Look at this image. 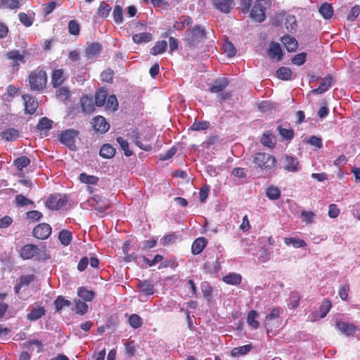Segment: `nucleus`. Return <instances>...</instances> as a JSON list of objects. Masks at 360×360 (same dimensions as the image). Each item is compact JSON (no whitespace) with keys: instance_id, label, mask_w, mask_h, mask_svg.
<instances>
[{"instance_id":"obj_24","label":"nucleus","mask_w":360,"mask_h":360,"mask_svg":"<svg viewBox=\"0 0 360 360\" xmlns=\"http://www.w3.org/2000/svg\"><path fill=\"white\" fill-rule=\"evenodd\" d=\"M229 85V81L226 78L216 79L214 84L210 87L211 93H221Z\"/></svg>"},{"instance_id":"obj_1","label":"nucleus","mask_w":360,"mask_h":360,"mask_svg":"<svg viewBox=\"0 0 360 360\" xmlns=\"http://www.w3.org/2000/svg\"><path fill=\"white\" fill-rule=\"evenodd\" d=\"M28 83L31 91L41 93L46 88L47 74L44 67H37L32 70L28 76Z\"/></svg>"},{"instance_id":"obj_63","label":"nucleus","mask_w":360,"mask_h":360,"mask_svg":"<svg viewBox=\"0 0 360 360\" xmlns=\"http://www.w3.org/2000/svg\"><path fill=\"white\" fill-rule=\"evenodd\" d=\"M68 31L72 35H78L80 31V25L77 21L72 20L68 23Z\"/></svg>"},{"instance_id":"obj_42","label":"nucleus","mask_w":360,"mask_h":360,"mask_svg":"<svg viewBox=\"0 0 360 360\" xmlns=\"http://www.w3.org/2000/svg\"><path fill=\"white\" fill-rule=\"evenodd\" d=\"M276 77L282 80H290L291 79L292 71L289 68L281 67L276 72Z\"/></svg>"},{"instance_id":"obj_19","label":"nucleus","mask_w":360,"mask_h":360,"mask_svg":"<svg viewBox=\"0 0 360 360\" xmlns=\"http://www.w3.org/2000/svg\"><path fill=\"white\" fill-rule=\"evenodd\" d=\"M207 245V240L204 237H199L196 238L191 246V252L193 255H197L200 254L206 245Z\"/></svg>"},{"instance_id":"obj_26","label":"nucleus","mask_w":360,"mask_h":360,"mask_svg":"<svg viewBox=\"0 0 360 360\" xmlns=\"http://www.w3.org/2000/svg\"><path fill=\"white\" fill-rule=\"evenodd\" d=\"M0 136L6 141H13L19 137L20 133L18 130L14 128H8L2 131L0 134Z\"/></svg>"},{"instance_id":"obj_31","label":"nucleus","mask_w":360,"mask_h":360,"mask_svg":"<svg viewBox=\"0 0 360 360\" xmlns=\"http://www.w3.org/2000/svg\"><path fill=\"white\" fill-rule=\"evenodd\" d=\"M192 24L191 18L188 15H181L179 18L178 20L175 21L173 29L176 30H182L184 29L185 25H191Z\"/></svg>"},{"instance_id":"obj_18","label":"nucleus","mask_w":360,"mask_h":360,"mask_svg":"<svg viewBox=\"0 0 360 360\" xmlns=\"http://www.w3.org/2000/svg\"><path fill=\"white\" fill-rule=\"evenodd\" d=\"M66 77L64 75L63 69L54 70L51 75V84L54 88L60 86L65 81Z\"/></svg>"},{"instance_id":"obj_64","label":"nucleus","mask_w":360,"mask_h":360,"mask_svg":"<svg viewBox=\"0 0 360 360\" xmlns=\"http://www.w3.org/2000/svg\"><path fill=\"white\" fill-rule=\"evenodd\" d=\"M35 279V276L33 274L22 275L20 276L18 283L22 286H28L31 282Z\"/></svg>"},{"instance_id":"obj_57","label":"nucleus","mask_w":360,"mask_h":360,"mask_svg":"<svg viewBox=\"0 0 360 360\" xmlns=\"http://www.w3.org/2000/svg\"><path fill=\"white\" fill-rule=\"evenodd\" d=\"M56 311H58L64 307H69L71 305L70 300L65 299L63 296H58L54 302Z\"/></svg>"},{"instance_id":"obj_22","label":"nucleus","mask_w":360,"mask_h":360,"mask_svg":"<svg viewBox=\"0 0 360 360\" xmlns=\"http://www.w3.org/2000/svg\"><path fill=\"white\" fill-rule=\"evenodd\" d=\"M281 42L283 43L285 48L289 52L295 51L297 49V41L295 37L290 36L288 34L284 35L281 38Z\"/></svg>"},{"instance_id":"obj_6","label":"nucleus","mask_w":360,"mask_h":360,"mask_svg":"<svg viewBox=\"0 0 360 360\" xmlns=\"http://www.w3.org/2000/svg\"><path fill=\"white\" fill-rule=\"evenodd\" d=\"M66 203V198L56 193L52 194L49 197L46 202V206L51 210H58L64 207Z\"/></svg>"},{"instance_id":"obj_8","label":"nucleus","mask_w":360,"mask_h":360,"mask_svg":"<svg viewBox=\"0 0 360 360\" xmlns=\"http://www.w3.org/2000/svg\"><path fill=\"white\" fill-rule=\"evenodd\" d=\"M93 129L95 131L100 134H105L110 129V124L106 119L101 115H97L92 119L91 122Z\"/></svg>"},{"instance_id":"obj_14","label":"nucleus","mask_w":360,"mask_h":360,"mask_svg":"<svg viewBox=\"0 0 360 360\" xmlns=\"http://www.w3.org/2000/svg\"><path fill=\"white\" fill-rule=\"evenodd\" d=\"M22 99L25 101V112L26 114L33 115L38 107L37 101L30 94H24Z\"/></svg>"},{"instance_id":"obj_56","label":"nucleus","mask_w":360,"mask_h":360,"mask_svg":"<svg viewBox=\"0 0 360 360\" xmlns=\"http://www.w3.org/2000/svg\"><path fill=\"white\" fill-rule=\"evenodd\" d=\"M222 49L224 52L229 58L233 57L236 54V49L233 44L230 41H226L223 44Z\"/></svg>"},{"instance_id":"obj_37","label":"nucleus","mask_w":360,"mask_h":360,"mask_svg":"<svg viewBox=\"0 0 360 360\" xmlns=\"http://www.w3.org/2000/svg\"><path fill=\"white\" fill-rule=\"evenodd\" d=\"M276 129L283 140L290 141L295 136L294 131L291 128H284L279 125Z\"/></svg>"},{"instance_id":"obj_29","label":"nucleus","mask_w":360,"mask_h":360,"mask_svg":"<svg viewBox=\"0 0 360 360\" xmlns=\"http://www.w3.org/2000/svg\"><path fill=\"white\" fill-rule=\"evenodd\" d=\"M116 150L109 143L103 144L99 151V155L105 159H110L115 156Z\"/></svg>"},{"instance_id":"obj_7","label":"nucleus","mask_w":360,"mask_h":360,"mask_svg":"<svg viewBox=\"0 0 360 360\" xmlns=\"http://www.w3.org/2000/svg\"><path fill=\"white\" fill-rule=\"evenodd\" d=\"M86 203L89 206L99 212H103L109 208L110 204L108 202L103 199L101 196L95 195L87 200Z\"/></svg>"},{"instance_id":"obj_62","label":"nucleus","mask_w":360,"mask_h":360,"mask_svg":"<svg viewBox=\"0 0 360 360\" xmlns=\"http://www.w3.org/2000/svg\"><path fill=\"white\" fill-rule=\"evenodd\" d=\"M210 122L207 121L194 122L190 129L193 131H202L208 129Z\"/></svg>"},{"instance_id":"obj_32","label":"nucleus","mask_w":360,"mask_h":360,"mask_svg":"<svg viewBox=\"0 0 360 360\" xmlns=\"http://www.w3.org/2000/svg\"><path fill=\"white\" fill-rule=\"evenodd\" d=\"M319 13L325 19H330L333 15V8L332 4L328 3H323L319 8Z\"/></svg>"},{"instance_id":"obj_10","label":"nucleus","mask_w":360,"mask_h":360,"mask_svg":"<svg viewBox=\"0 0 360 360\" xmlns=\"http://www.w3.org/2000/svg\"><path fill=\"white\" fill-rule=\"evenodd\" d=\"M6 58L11 60V65L16 70H18L20 63H25V56L18 50H12L6 53Z\"/></svg>"},{"instance_id":"obj_48","label":"nucleus","mask_w":360,"mask_h":360,"mask_svg":"<svg viewBox=\"0 0 360 360\" xmlns=\"http://www.w3.org/2000/svg\"><path fill=\"white\" fill-rule=\"evenodd\" d=\"M30 164V160L27 156H20L13 161V165L18 170H22Z\"/></svg>"},{"instance_id":"obj_33","label":"nucleus","mask_w":360,"mask_h":360,"mask_svg":"<svg viewBox=\"0 0 360 360\" xmlns=\"http://www.w3.org/2000/svg\"><path fill=\"white\" fill-rule=\"evenodd\" d=\"M45 309L43 307H38L32 309L27 315V319L31 321H37L45 315Z\"/></svg>"},{"instance_id":"obj_28","label":"nucleus","mask_w":360,"mask_h":360,"mask_svg":"<svg viewBox=\"0 0 360 360\" xmlns=\"http://www.w3.org/2000/svg\"><path fill=\"white\" fill-rule=\"evenodd\" d=\"M222 281L229 285H238L242 281V276L239 274L229 273L223 276Z\"/></svg>"},{"instance_id":"obj_39","label":"nucleus","mask_w":360,"mask_h":360,"mask_svg":"<svg viewBox=\"0 0 360 360\" xmlns=\"http://www.w3.org/2000/svg\"><path fill=\"white\" fill-rule=\"evenodd\" d=\"M130 137L131 139L134 142V143L141 149L146 151H150L153 149V147L150 144L144 145L139 141V134L136 131L134 130L131 132Z\"/></svg>"},{"instance_id":"obj_40","label":"nucleus","mask_w":360,"mask_h":360,"mask_svg":"<svg viewBox=\"0 0 360 360\" xmlns=\"http://www.w3.org/2000/svg\"><path fill=\"white\" fill-rule=\"evenodd\" d=\"M284 243L287 245H292L295 248H304L307 243L304 240L297 238H284Z\"/></svg>"},{"instance_id":"obj_38","label":"nucleus","mask_w":360,"mask_h":360,"mask_svg":"<svg viewBox=\"0 0 360 360\" xmlns=\"http://www.w3.org/2000/svg\"><path fill=\"white\" fill-rule=\"evenodd\" d=\"M167 47V43L166 41H158L150 49V53L153 56L162 54L165 52Z\"/></svg>"},{"instance_id":"obj_50","label":"nucleus","mask_w":360,"mask_h":360,"mask_svg":"<svg viewBox=\"0 0 360 360\" xmlns=\"http://www.w3.org/2000/svg\"><path fill=\"white\" fill-rule=\"evenodd\" d=\"M119 103L115 95H110L108 96L106 102V109L112 112L116 111L118 109Z\"/></svg>"},{"instance_id":"obj_21","label":"nucleus","mask_w":360,"mask_h":360,"mask_svg":"<svg viewBox=\"0 0 360 360\" xmlns=\"http://www.w3.org/2000/svg\"><path fill=\"white\" fill-rule=\"evenodd\" d=\"M262 144L269 148H274L276 144V138L271 131H266L260 140Z\"/></svg>"},{"instance_id":"obj_3","label":"nucleus","mask_w":360,"mask_h":360,"mask_svg":"<svg viewBox=\"0 0 360 360\" xmlns=\"http://www.w3.org/2000/svg\"><path fill=\"white\" fill-rule=\"evenodd\" d=\"M207 38L205 29L200 25L190 27L186 32L185 41L190 47L196 46Z\"/></svg>"},{"instance_id":"obj_61","label":"nucleus","mask_w":360,"mask_h":360,"mask_svg":"<svg viewBox=\"0 0 360 360\" xmlns=\"http://www.w3.org/2000/svg\"><path fill=\"white\" fill-rule=\"evenodd\" d=\"M113 76L114 72L112 70L108 68L105 70H103L101 74V79L103 82H105L108 83H112L113 82Z\"/></svg>"},{"instance_id":"obj_53","label":"nucleus","mask_w":360,"mask_h":360,"mask_svg":"<svg viewBox=\"0 0 360 360\" xmlns=\"http://www.w3.org/2000/svg\"><path fill=\"white\" fill-rule=\"evenodd\" d=\"M116 141L120 144L121 148L124 150V153L127 157H129L133 154L132 150L129 149V143L127 140H124L121 136H118L116 138Z\"/></svg>"},{"instance_id":"obj_47","label":"nucleus","mask_w":360,"mask_h":360,"mask_svg":"<svg viewBox=\"0 0 360 360\" xmlns=\"http://www.w3.org/2000/svg\"><path fill=\"white\" fill-rule=\"evenodd\" d=\"M285 27L290 32H293L297 28V20L295 15H288L285 21Z\"/></svg>"},{"instance_id":"obj_34","label":"nucleus","mask_w":360,"mask_h":360,"mask_svg":"<svg viewBox=\"0 0 360 360\" xmlns=\"http://www.w3.org/2000/svg\"><path fill=\"white\" fill-rule=\"evenodd\" d=\"M108 97L107 91L104 89H99L95 94V105L98 107L103 106Z\"/></svg>"},{"instance_id":"obj_15","label":"nucleus","mask_w":360,"mask_h":360,"mask_svg":"<svg viewBox=\"0 0 360 360\" xmlns=\"http://www.w3.org/2000/svg\"><path fill=\"white\" fill-rule=\"evenodd\" d=\"M333 82V77L330 75H327L321 82L319 86L316 89L311 91L313 94H321L327 91Z\"/></svg>"},{"instance_id":"obj_27","label":"nucleus","mask_w":360,"mask_h":360,"mask_svg":"<svg viewBox=\"0 0 360 360\" xmlns=\"http://www.w3.org/2000/svg\"><path fill=\"white\" fill-rule=\"evenodd\" d=\"M258 316V312L253 309L250 310L247 315L246 321L248 324L255 330L258 329L260 326L259 322L257 320Z\"/></svg>"},{"instance_id":"obj_54","label":"nucleus","mask_w":360,"mask_h":360,"mask_svg":"<svg viewBox=\"0 0 360 360\" xmlns=\"http://www.w3.org/2000/svg\"><path fill=\"white\" fill-rule=\"evenodd\" d=\"M266 194L270 200H277L281 196V191L278 187L271 186L267 188Z\"/></svg>"},{"instance_id":"obj_9","label":"nucleus","mask_w":360,"mask_h":360,"mask_svg":"<svg viewBox=\"0 0 360 360\" xmlns=\"http://www.w3.org/2000/svg\"><path fill=\"white\" fill-rule=\"evenodd\" d=\"M51 227L46 223H41L37 225L32 231L34 237L40 240H45L51 233Z\"/></svg>"},{"instance_id":"obj_41","label":"nucleus","mask_w":360,"mask_h":360,"mask_svg":"<svg viewBox=\"0 0 360 360\" xmlns=\"http://www.w3.org/2000/svg\"><path fill=\"white\" fill-rule=\"evenodd\" d=\"M201 290L203 297L208 302H210L212 300L213 288L208 282L205 281L201 284Z\"/></svg>"},{"instance_id":"obj_36","label":"nucleus","mask_w":360,"mask_h":360,"mask_svg":"<svg viewBox=\"0 0 360 360\" xmlns=\"http://www.w3.org/2000/svg\"><path fill=\"white\" fill-rule=\"evenodd\" d=\"M153 35L150 32H141L132 36L133 41L136 44L147 43L152 40Z\"/></svg>"},{"instance_id":"obj_2","label":"nucleus","mask_w":360,"mask_h":360,"mask_svg":"<svg viewBox=\"0 0 360 360\" xmlns=\"http://www.w3.org/2000/svg\"><path fill=\"white\" fill-rule=\"evenodd\" d=\"M252 162L256 167L266 172L274 170L276 167V158L271 154L264 152L255 153L252 156Z\"/></svg>"},{"instance_id":"obj_11","label":"nucleus","mask_w":360,"mask_h":360,"mask_svg":"<svg viewBox=\"0 0 360 360\" xmlns=\"http://www.w3.org/2000/svg\"><path fill=\"white\" fill-rule=\"evenodd\" d=\"M39 248L33 244H27L20 249V257L23 259H30L39 255Z\"/></svg>"},{"instance_id":"obj_58","label":"nucleus","mask_w":360,"mask_h":360,"mask_svg":"<svg viewBox=\"0 0 360 360\" xmlns=\"http://www.w3.org/2000/svg\"><path fill=\"white\" fill-rule=\"evenodd\" d=\"M88 309L89 307L85 302L79 300L75 302V311L76 314L84 315L87 312Z\"/></svg>"},{"instance_id":"obj_44","label":"nucleus","mask_w":360,"mask_h":360,"mask_svg":"<svg viewBox=\"0 0 360 360\" xmlns=\"http://www.w3.org/2000/svg\"><path fill=\"white\" fill-rule=\"evenodd\" d=\"M331 307L332 303L330 300L328 298L323 299L321 305L319 306L320 317L321 319L324 318L329 312Z\"/></svg>"},{"instance_id":"obj_45","label":"nucleus","mask_w":360,"mask_h":360,"mask_svg":"<svg viewBox=\"0 0 360 360\" xmlns=\"http://www.w3.org/2000/svg\"><path fill=\"white\" fill-rule=\"evenodd\" d=\"M111 11V7L110 5L105 1L101 2L99 7L98 8L97 14L99 17L102 18H106L108 17L110 12Z\"/></svg>"},{"instance_id":"obj_5","label":"nucleus","mask_w":360,"mask_h":360,"mask_svg":"<svg viewBox=\"0 0 360 360\" xmlns=\"http://www.w3.org/2000/svg\"><path fill=\"white\" fill-rule=\"evenodd\" d=\"M267 0H257L250 11L251 18L259 22L265 20V5H267Z\"/></svg>"},{"instance_id":"obj_20","label":"nucleus","mask_w":360,"mask_h":360,"mask_svg":"<svg viewBox=\"0 0 360 360\" xmlns=\"http://www.w3.org/2000/svg\"><path fill=\"white\" fill-rule=\"evenodd\" d=\"M80 105L84 113H91L95 109V103L93 99L88 96H83L80 98Z\"/></svg>"},{"instance_id":"obj_43","label":"nucleus","mask_w":360,"mask_h":360,"mask_svg":"<svg viewBox=\"0 0 360 360\" xmlns=\"http://www.w3.org/2000/svg\"><path fill=\"white\" fill-rule=\"evenodd\" d=\"M58 239L62 245L67 246L72 240V233L68 230H62L59 233Z\"/></svg>"},{"instance_id":"obj_23","label":"nucleus","mask_w":360,"mask_h":360,"mask_svg":"<svg viewBox=\"0 0 360 360\" xmlns=\"http://www.w3.org/2000/svg\"><path fill=\"white\" fill-rule=\"evenodd\" d=\"M22 6L21 0H0V10L17 11Z\"/></svg>"},{"instance_id":"obj_59","label":"nucleus","mask_w":360,"mask_h":360,"mask_svg":"<svg viewBox=\"0 0 360 360\" xmlns=\"http://www.w3.org/2000/svg\"><path fill=\"white\" fill-rule=\"evenodd\" d=\"M15 203L18 206L24 207L28 205H33L34 202L31 200L27 198L22 194H18L15 195Z\"/></svg>"},{"instance_id":"obj_4","label":"nucleus","mask_w":360,"mask_h":360,"mask_svg":"<svg viewBox=\"0 0 360 360\" xmlns=\"http://www.w3.org/2000/svg\"><path fill=\"white\" fill-rule=\"evenodd\" d=\"M79 131L73 129H68L62 131L59 134V141L67 146L70 150H76L75 138L78 136Z\"/></svg>"},{"instance_id":"obj_25","label":"nucleus","mask_w":360,"mask_h":360,"mask_svg":"<svg viewBox=\"0 0 360 360\" xmlns=\"http://www.w3.org/2000/svg\"><path fill=\"white\" fill-rule=\"evenodd\" d=\"M269 56L271 59L280 60L283 56V52L278 43L272 42L268 50Z\"/></svg>"},{"instance_id":"obj_60","label":"nucleus","mask_w":360,"mask_h":360,"mask_svg":"<svg viewBox=\"0 0 360 360\" xmlns=\"http://www.w3.org/2000/svg\"><path fill=\"white\" fill-rule=\"evenodd\" d=\"M301 219L303 222L310 224L314 221L315 214L311 211L303 210L301 212Z\"/></svg>"},{"instance_id":"obj_55","label":"nucleus","mask_w":360,"mask_h":360,"mask_svg":"<svg viewBox=\"0 0 360 360\" xmlns=\"http://www.w3.org/2000/svg\"><path fill=\"white\" fill-rule=\"evenodd\" d=\"M112 17L114 21L117 24H120L123 22V10L122 8L120 5H116L114 7L112 12Z\"/></svg>"},{"instance_id":"obj_35","label":"nucleus","mask_w":360,"mask_h":360,"mask_svg":"<svg viewBox=\"0 0 360 360\" xmlns=\"http://www.w3.org/2000/svg\"><path fill=\"white\" fill-rule=\"evenodd\" d=\"M138 288L139 291L145 295H150L154 293V287L149 281H139Z\"/></svg>"},{"instance_id":"obj_16","label":"nucleus","mask_w":360,"mask_h":360,"mask_svg":"<svg viewBox=\"0 0 360 360\" xmlns=\"http://www.w3.org/2000/svg\"><path fill=\"white\" fill-rule=\"evenodd\" d=\"M102 51V46L98 42H93L86 46L84 54L88 59L97 56Z\"/></svg>"},{"instance_id":"obj_49","label":"nucleus","mask_w":360,"mask_h":360,"mask_svg":"<svg viewBox=\"0 0 360 360\" xmlns=\"http://www.w3.org/2000/svg\"><path fill=\"white\" fill-rule=\"evenodd\" d=\"M129 324L134 329L140 328L143 325V320L136 314H131L128 319Z\"/></svg>"},{"instance_id":"obj_13","label":"nucleus","mask_w":360,"mask_h":360,"mask_svg":"<svg viewBox=\"0 0 360 360\" xmlns=\"http://www.w3.org/2000/svg\"><path fill=\"white\" fill-rule=\"evenodd\" d=\"M213 6L224 13H229L235 5L233 0H212Z\"/></svg>"},{"instance_id":"obj_51","label":"nucleus","mask_w":360,"mask_h":360,"mask_svg":"<svg viewBox=\"0 0 360 360\" xmlns=\"http://www.w3.org/2000/svg\"><path fill=\"white\" fill-rule=\"evenodd\" d=\"M52 124H53L52 120H49V118H47L46 117H44L39 120V121L37 125V128L39 131L49 130V129H51Z\"/></svg>"},{"instance_id":"obj_30","label":"nucleus","mask_w":360,"mask_h":360,"mask_svg":"<svg viewBox=\"0 0 360 360\" xmlns=\"http://www.w3.org/2000/svg\"><path fill=\"white\" fill-rule=\"evenodd\" d=\"M77 295L84 302H91L95 297V292L85 287H80L77 289Z\"/></svg>"},{"instance_id":"obj_52","label":"nucleus","mask_w":360,"mask_h":360,"mask_svg":"<svg viewBox=\"0 0 360 360\" xmlns=\"http://www.w3.org/2000/svg\"><path fill=\"white\" fill-rule=\"evenodd\" d=\"M79 181L86 184H96L98 181V178L94 175H89L86 173H82L79 175Z\"/></svg>"},{"instance_id":"obj_12","label":"nucleus","mask_w":360,"mask_h":360,"mask_svg":"<svg viewBox=\"0 0 360 360\" xmlns=\"http://www.w3.org/2000/svg\"><path fill=\"white\" fill-rule=\"evenodd\" d=\"M335 328L347 336L353 335L357 330L354 323L345 321H337Z\"/></svg>"},{"instance_id":"obj_17","label":"nucleus","mask_w":360,"mask_h":360,"mask_svg":"<svg viewBox=\"0 0 360 360\" xmlns=\"http://www.w3.org/2000/svg\"><path fill=\"white\" fill-rule=\"evenodd\" d=\"M284 169L288 172H297L300 169V164L296 158L285 155L284 157Z\"/></svg>"},{"instance_id":"obj_46","label":"nucleus","mask_w":360,"mask_h":360,"mask_svg":"<svg viewBox=\"0 0 360 360\" xmlns=\"http://www.w3.org/2000/svg\"><path fill=\"white\" fill-rule=\"evenodd\" d=\"M251 345H245L241 347H234L231 350V356H239L248 354L252 349Z\"/></svg>"}]
</instances>
